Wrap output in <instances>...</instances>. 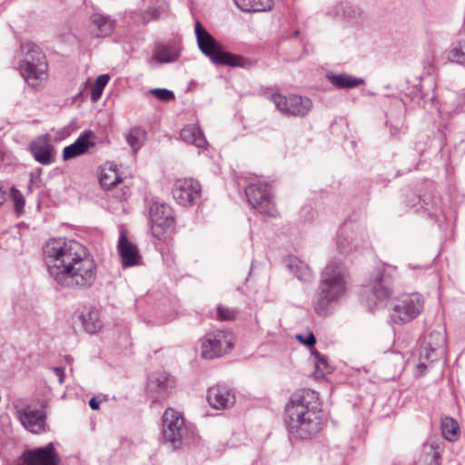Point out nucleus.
Instances as JSON below:
<instances>
[{
  "label": "nucleus",
  "mask_w": 465,
  "mask_h": 465,
  "mask_svg": "<svg viewBox=\"0 0 465 465\" xmlns=\"http://www.w3.org/2000/svg\"><path fill=\"white\" fill-rule=\"evenodd\" d=\"M207 401L213 409H227L235 403V394L227 384H217L209 388Z\"/></svg>",
  "instance_id": "18"
},
{
  "label": "nucleus",
  "mask_w": 465,
  "mask_h": 465,
  "mask_svg": "<svg viewBox=\"0 0 465 465\" xmlns=\"http://www.w3.org/2000/svg\"><path fill=\"white\" fill-rule=\"evenodd\" d=\"M18 465H20V464H18Z\"/></svg>",
  "instance_id": "55"
},
{
  "label": "nucleus",
  "mask_w": 465,
  "mask_h": 465,
  "mask_svg": "<svg viewBox=\"0 0 465 465\" xmlns=\"http://www.w3.org/2000/svg\"><path fill=\"white\" fill-rule=\"evenodd\" d=\"M326 78L338 89H352L364 84L362 78L355 77L348 74L328 73Z\"/></svg>",
  "instance_id": "28"
},
{
  "label": "nucleus",
  "mask_w": 465,
  "mask_h": 465,
  "mask_svg": "<svg viewBox=\"0 0 465 465\" xmlns=\"http://www.w3.org/2000/svg\"><path fill=\"white\" fill-rule=\"evenodd\" d=\"M20 460L22 465H59L60 458L51 442L45 447L25 450Z\"/></svg>",
  "instance_id": "16"
},
{
  "label": "nucleus",
  "mask_w": 465,
  "mask_h": 465,
  "mask_svg": "<svg viewBox=\"0 0 465 465\" xmlns=\"http://www.w3.org/2000/svg\"><path fill=\"white\" fill-rule=\"evenodd\" d=\"M117 249L122 260L123 268L133 267L141 263L142 257L139 250L134 243L128 240L124 231L121 232Z\"/></svg>",
  "instance_id": "21"
},
{
  "label": "nucleus",
  "mask_w": 465,
  "mask_h": 465,
  "mask_svg": "<svg viewBox=\"0 0 465 465\" xmlns=\"http://www.w3.org/2000/svg\"><path fill=\"white\" fill-rule=\"evenodd\" d=\"M398 276L396 266L379 262L371 272L369 282L361 293V300L370 311L383 308L393 294Z\"/></svg>",
  "instance_id": "4"
},
{
  "label": "nucleus",
  "mask_w": 465,
  "mask_h": 465,
  "mask_svg": "<svg viewBox=\"0 0 465 465\" xmlns=\"http://www.w3.org/2000/svg\"><path fill=\"white\" fill-rule=\"evenodd\" d=\"M194 32L199 49L214 64L244 68L249 64L243 56L224 51L222 45L203 26L199 20L195 21Z\"/></svg>",
  "instance_id": "5"
},
{
  "label": "nucleus",
  "mask_w": 465,
  "mask_h": 465,
  "mask_svg": "<svg viewBox=\"0 0 465 465\" xmlns=\"http://www.w3.org/2000/svg\"><path fill=\"white\" fill-rule=\"evenodd\" d=\"M151 230L158 240L173 229L175 217L173 209L164 203L153 202L149 210Z\"/></svg>",
  "instance_id": "10"
},
{
  "label": "nucleus",
  "mask_w": 465,
  "mask_h": 465,
  "mask_svg": "<svg viewBox=\"0 0 465 465\" xmlns=\"http://www.w3.org/2000/svg\"><path fill=\"white\" fill-rule=\"evenodd\" d=\"M79 320L84 330L88 333H96L103 326L99 311L93 306L84 307L79 315Z\"/></svg>",
  "instance_id": "25"
},
{
  "label": "nucleus",
  "mask_w": 465,
  "mask_h": 465,
  "mask_svg": "<svg viewBox=\"0 0 465 465\" xmlns=\"http://www.w3.org/2000/svg\"><path fill=\"white\" fill-rule=\"evenodd\" d=\"M391 134L392 136H397L398 135V133H399V129L398 128H395V127H391Z\"/></svg>",
  "instance_id": "52"
},
{
  "label": "nucleus",
  "mask_w": 465,
  "mask_h": 465,
  "mask_svg": "<svg viewBox=\"0 0 465 465\" xmlns=\"http://www.w3.org/2000/svg\"><path fill=\"white\" fill-rule=\"evenodd\" d=\"M94 136V133L91 130L84 131L74 141V143L64 148V161H68L86 153L89 148L95 145L94 142L90 141V138Z\"/></svg>",
  "instance_id": "22"
},
{
  "label": "nucleus",
  "mask_w": 465,
  "mask_h": 465,
  "mask_svg": "<svg viewBox=\"0 0 465 465\" xmlns=\"http://www.w3.org/2000/svg\"><path fill=\"white\" fill-rule=\"evenodd\" d=\"M295 44L298 46V50L296 52H290L288 54L289 60H292V61H296V60L301 59L306 51V47H305L303 42H302L300 40H295Z\"/></svg>",
  "instance_id": "43"
},
{
  "label": "nucleus",
  "mask_w": 465,
  "mask_h": 465,
  "mask_svg": "<svg viewBox=\"0 0 465 465\" xmlns=\"http://www.w3.org/2000/svg\"><path fill=\"white\" fill-rule=\"evenodd\" d=\"M161 445L167 450H176L183 446V438H163Z\"/></svg>",
  "instance_id": "41"
},
{
  "label": "nucleus",
  "mask_w": 465,
  "mask_h": 465,
  "mask_svg": "<svg viewBox=\"0 0 465 465\" xmlns=\"http://www.w3.org/2000/svg\"><path fill=\"white\" fill-rule=\"evenodd\" d=\"M367 233L357 224L344 223L337 233V248L340 253L347 254L367 243Z\"/></svg>",
  "instance_id": "11"
},
{
  "label": "nucleus",
  "mask_w": 465,
  "mask_h": 465,
  "mask_svg": "<svg viewBox=\"0 0 465 465\" xmlns=\"http://www.w3.org/2000/svg\"><path fill=\"white\" fill-rule=\"evenodd\" d=\"M54 370V372L56 373V375L59 377L60 383H62L64 381V369L61 367H55Z\"/></svg>",
  "instance_id": "49"
},
{
  "label": "nucleus",
  "mask_w": 465,
  "mask_h": 465,
  "mask_svg": "<svg viewBox=\"0 0 465 465\" xmlns=\"http://www.w3.org/2000/svg\"><path fill=\"white\" fill-rule=\"evenodd\" d=\"M34 185H35V177H34V175H31L29 183L27 185L28 193H32L33 192Z\"/></svg>",
  "instance_id": "51"
},
{
  "label": "nucleus",
  "mask_w": 465,
  "mask_h": 465,
  "mask_svg": "<svg viewBox=\"0 0 465 465\" xmlns=\"http://www.w3.org/2000/svg\"><path fill=\"white\" fill-rule=\"evenodd\" d=\"M150 93L162 102H170L175 98L173 92L165 88L151 89Z\"/></svg>",
  "instance_id": "40"
},
{
  "label": "nucleus",
  "mask_w": 465,
  "mask_h": 465,
  "mask_svg": "<svg viewBox=\"0 0 465 465\" xmlns=\"http://www.w3.org/2000/svg\"><path fill=\"white\" fill-rule=\"evenodd\" d=\"M173 199L182 206L194 204L202 194V186L193 178L178 179L172 189Z\"/></svg>",
  "instance_id": "15"
},
{
  "label": "nucleus",
  "mask_w": 465,
  "mask_h": 465,
  "mask_svg": "<svg viewBox=\"0 0 465 465\" xmlns=\"http://www.w3.org/2000/svg\"><path fill=\"white\" fill-rule=\"evenodd\" d=\"M312 354L315 358V370L316 374L320 377H323L325 373L330 372L329 369V363L327 358L321 354L317 350H312Z\"/></svg>",
  "instance_id": "38"
},
{
  "label": "nucleus",
  "mask_w": 465,
  "mask_h": 465,
  "mask_svg": "<svg viewBox=\"0 0 465 465\" xmlns=\"http://www.w3.org/2000/svg\"><path fill=\"white\" fill-rule=\"evenodd\" d=\"M109 80V74H101L95 79L90 92V98L93 102H97L101 98L103 91Z\"/></svg>",
  "instance_id": "34"
},
{
  "label": "nucleus",
  "mask_w": 465,
  "mask_h": 465,
  "mask_svg": "<svg viewBox=\"0 0 465 465\" xmlns=\"http://www.w3.org/2000/svg\"><path fill=\"white\" fill-rule=\"evenodd\" d=\"M234 4L243 12H265L272 7V0H233Z\"/></svg>",
  "instance_id": "32"
},
{
  "label": "nucleus",
  "mask_w": 465,
  "mask_h": 465,
  "mask_svg": "<svg viewBox=\"0 0 465 465\" xmlns=\"http://www.w3.org/2000/svg\"><path fill=\"white\" fill-rule=\"evenodd\" d=\"M181 138L199 148H206L208 142L200 127L190 124L184 126L180 133Z\"/></svg>",
  "instance_id": "29"
},
{
  "label": "nucleus",
  "mask_w": 465,
  "mask_h": 465,
  "mask_svg": "<svg viewBox=\"0 0 465 465\" xmlns=\"http://www.w3.org/2000/svg\"><path fill=\"white\" fill-rule=\"evenodd\" d=\"M448 59L451 62L465 65V40L453 45L448 53Z\"/></svg>",
  "instance_id": "35"
},
{
  "label": "nucleus",
  "mask_w": 465,
  "mask_h": 465,
  "mask_svg": "<svg viewBox=\"0 0 465 465\" xmlns=\"http://www.w3.org/2000/svg\"><path fill=\"white\" fill-rule=\"evenodd\" d=\"M28 149L34 159L43 165H49L55 160V149L51 143V136L48 134L33 139L28 144Z\"/></svg>",
  "instance_id": "17"
},
{
  "label": "nucleus",
  "mask_w": 465,
  "mask_h": 465,
  "mask_svg": "<svg viewBox=\"0 0 465 465\" xmlns=\"http://www.w3.org/2000/svg\"><path fill=\"white\" fill-rule=\"evenodd\" d=\"M179 54V49L174 43L159 44L153 50V58L159 63L173 62Z\"/></svg>",
  "instance_id": "31"
},
{
  "label": "nucleus",
  "mask_w": 465,
  "mask_h": 465,
  "mask_svg": "<svg viewBox=\"0 0 465 465\" xmlns=\"http://www.w3.org/2000/svg\"><path fill=\"white\" fill-rule=\"evenodd\" d=\"M91 22L96 28L95 35L97 37H107L113 35L116 26V20L109 15L102 14H94L91 16Z\"/></svg>",
  "instance_id": "27"
},
{
  "label": "nucleus",
  "mask_w": 465,
  "mask_h": 465,
  "mask_svg": "<svg viewBox=\"0 0 465 465\" xmlns=\"http://www.w3.org/2000/svg\"><path fill=\"white\" fill-rule=\"evenodd\" d=\"M296 339L309 347H312L316 343V338L312 332H310L307 336L298 334Z\"/></svg>",
  "instance_id": "46"
},
{
  "label": "nucleus",
  "mask_w": 465,
  "mask_h": 465,
  "mask_svg": "<svg viewBox=\"0 0 465 465\" xmlns=\"http://www.w3.org/2000/svg\"><path fill=\"white\" fill-rule=\"evenodd\" d=\"M233 345L234 339L232 332L220 330L209 332L202 341V356L208 360L220 358L228 353Z\"/></svg>",
  "instance_id": "9"
},
{
  "label": "nucleus",
  "mask_w": 465,
  "mask_h": 465,
  "mask_svg": "<svg viewBox=\"0 0 465 465\" xmlns=\"http://www.w3.org/2000/svg\"><path fill=\"white\" fill-rule=\"evenodd\" d=\"M248 203L262 214L272 215L274 211L272 188L267 183H252L245 188Z\"/></svg>",
  "instance_id": "12"
},
{
  "label": "nucleus",
  "mask_w": 465,
  "mask_h": 465,
  "mask_svg": "<svg viewBox=\"0 0 465 465\" xmlns=\"http://www.w3.org/2000/svg\"><path fill=\"white\" fill-rule=\"evenodd\" d=\"M348 278V269L341 261L332 260L325 266L312 303L317 315L329 314L330 305L345 294Z\"/></svg>",
  "instance_id": "3"
},
{
  "label": "nucleus",
  "mask_w": 465,
  "mask_h": 465,
  "mask_svg": "<svg viewBox=\"0 0 465 465\" xmlns=\"http://www.w3.org/2000/svg\"><path fill=\"white\" fill-rule=\"evenodd\" d=\"M283 263L285 267L303 282H310L313 278L311 268L304 262L300 260L298 257L289 255L284 258Z\"/></svg>",
  "instance_id": "24"
},
{
  "label": "nucleus",
  "mask_w": 465,
  "mask_h": 465,
  "mask_svg": "<svg viewBox=\"0 0 465 465\" xmlns=\"http://www.w3.org/2000/svg\"><path fill=\"white\" fill-rule=\"evenodd\" d=\"M10 199L14 203V211L17 216L24 213L25 200L22 193L15 186L10 188Z\"/></svg>",
  "instance_id": "37"
},
{
  "label": "nucleus",
  "mask_w": 465,
  "mask_h": 465,
  "mask_svg": "<svg viewBox=\"0 0 465 465\" xmlns=\"http://www.w3.org/2000/svg\"><path fill=\"white\" fill-rule=\"evenodd\" d=\"M22 425L33 434H40L45 431L46 416L45 411L25 408L18 411Z\"/></svg>",
  "instance_id": "20"
},
{
  "label": "nucleus",
  "mask_w": 465,
  "mask_h": 465,
  "mask_svg": "<svg viewBox=\"0 0 465 465\" xmlns=\"http://www.w3.org/2000/svg\"><path fill=\"white\" fill-rule=\"evenodd\" d=\"M262 94L275 104L281 113L286 115L303 117L312 106V101L308 97L297 94L284 96L273 88H266Z\"/></svg>",
  "instance_id": "8"
},
{
  "label": "nucleus",
  "mask_w": 465,
  "mask_h": 465,
  "mask_svg": "<svg viewBox=\"0 0 465 465\" xmlns=\"http://www.w3.org/2000/svg\"><path fill=\"white\" fill-rule=\"evenodd\" d=\"M445 441L432 440L422 444L416 465H440Z\"/></svg>",
  "instance_id": "19"
},
{
  "label": "nucleus",
  "mask_w": 465,
  "mask_h": 465,
  "mask_svg": "<svg viewBox=\"0 0 465 465\" xmlns=\"http://www.w3.org/2000/svg\"><path fill=\"white\" fill-rule=\"evenodd\" d=\"M99 182L104 190H115L113 196L117 200L123 201L126 199V195L129 193V188L127 186H124L118 191L117 187L123 183V179L118 175L114 169H109L107 172H101Z\"/></svg>",
  "instance_id": "23"
},
{
  "label": "nucleus",
  "mask_w": 465,
  "mask_h": 465,
  "mask_svg": "<svg viewBox=\"0 0 465 465\" xmlns=\"http://www.w3.org/2000/svg\"><path fill=\"white\" fill-rule=\"evenodd\" d=\"M421 64L424 75H430L434 72V56L432 54H427Z\"/></svg>",
  "instance_id": "42"
},
{
  "label": "nucleus",
  "mask_w": 465,
  "mask_h": 465,
  "mask_svg": "<svg viewBox=\"0 0 465 465\" xmlns=\"http://www.w3.org/2000/svg\"><path fill=\"white\" fill-rule=\"evenodd\" d=\"M424 307L419 293H406L397 297L390 310L391 321L395 324H405L416 319Z\"/></svg>",
  "instance_id": "7"
},
{
  "label": "nucleus",
  "mask_w": 465,
  "mask_h": 465,
  "mask_svg": "<svg viewBox=\"0 0 465 465\" xmlns=\"http://www.w3.org/2000/svg\"><path fill=\"white\" fill-rule=\"evenodd\" d=\"M25 53V59L20 62V71L26 83L36 87L39 81L47 76L48 63L41 47L33 42H26L20 46Z\"/></svg>",
  "instance_id": "6"
},
{
  "label": "nucleus",
  "mask_w": 465,
  "mask_h": 465,
  "mask_svg": "<svg viewBox=\"0 0 465 465\" xmlns=\"http://www.w3.org/2000/svg\"><path fill=\"white\" fill-rule=\"evenodd\" d=\"M424 360H420V362L416 366V374L419 376H423L426 373L428 369V365Z\"/></svg>",
  "instance_id": "47"
},
{
  "label": "nucleus",
  "mask_w": 465,
  "mask_h": 465,
  "mask_svg": "<svg viewBox=\"0 0 465 465\" xmlns=\"http://www.w3.org/2000/svg\"><path fill=\"white\" fill-rule=\"evenodd\" d=\"M175 387L176 380L169 372L154 371L147 379L146 393L156 402L167 399Z\"/></svg>",
  "instance_id": "13"
},
{
  "label": "nucleus",
  "mask_w": 465,
  "mask_h": 465,
  "mask_svg": "<svg viewBox=\"0 0 465 465\" xmlns=\"http://www.w3.org/2000/svg\"><path fill=\"white\" fill-rule=\"evenodd\" d=\"M146 139V132L141 128H133L125 136V140L133 152L137 153Z\"/></svg>",
  "instance_id": "33"
},
{
  "label": "nucleus",
  "mask_w": 465,
  "mask_h": 465,
  "mask_svg": "<svg viewBox=\"0 0 465 465\" xmlns=\"http://www.w3.org/2000/svg\"><path fill=\"white\" fill-rule=\"evenodd\" d=\"M5 200V191L3 184L0 183V207L3 205Z\"/></svg>",
  "instance_id": "50"
},
{
  "label": "nucleus",
  "mask_w": 465,
  "mask_h": 465,
  "mask_svg": "<svg viewBox=\"0 0 465 465\" xmlns=\"http://www.w3.org/2000/svg\"><path fill=\"white\" fill-rule=\"evenodd\" d=\"M237 311L219 304L217 306V319L220 321H232L236 318Z\"/></svg>",
  "instance_id": "39"
},
{
  "label": "nucleus",
  "mask_w": 465,
  "mask_h": 465,
  "mask_svg": "<svg viewBox=\"0 0 465 465\" xmlns=\"http://www.w3.org/2000/svg\"><path fill=\"white\" fill-rule=\"evenodd\" d=\"M100 401L96 397H93L89 401V406L92 410L96 411L99 409Z\"/></svg>",
  "instance_id": "48"
},
{
  "label": "nucleus",
  "mask_w": 465,
  "mask_h": 465,
  "mask_svg": "<svg viewBox=\"0 0 465 465\" xmlns=\"http://www.w3.org/2000/svg\"><path fill=\"white\" fill-rule=\"evenodd\" d=\"M441 436H456L460 431L458 421L450 416H445L440 421Z\"/></svg>",
  "instance_id": "36"
},
{
  "label": "nucleus",
  "mask_w": 465,
  "mask_h": 465,
  "mask_svg": "<svg viewBox=\"0 0 465 465\" xmlns=\"http://www.w3.org/2000/svg\"><path fill=\"white\" fill-rule=\"evenodd\" d=\"M163 8L162 6H150L145 14L150 16L151 20H157L162 16Z\"/></svg>",
  "instance_id": "44"
},
{
  "label": "nucleus",
  "mask_w": 465,
  "mask_h": 465,
  "mask_svg": "<svg viewBox=\"0 0 465 465\" xmlns=\"http://www.w3.org/2000/svg\"><path fill=\"white\" fill-rule=\"evenodd\" d=\"M442 111L450 117L465 114V89L450 94V102L444 103Z\"/></svg>",
  "instance_id": "30"
},
{
  "label": "nucleus",
  "mask_w": 465,
  "mask_h": 465,
  "mask_svg": "<svg viewBox=\"0 0 465 465\" xmlns=\"http://www.w3.org/2000/svg\"><path fill=\"white\" fill-rule=\"evenodd\" d=\"M48 273L62 287L88 289L97 275L96 263L88 250L76 241L52 239L44 247Z\"/></svg>",
  "instance_id": "1"
},
{
  "label": "nucleus",
  "mask_w": 465,
  "mask_h": 465,
  "mask_svg": "<svg viewBox=\"0 0 465 465\" xmlns=\"http://www.w3.org/2000/svg\"><path fill=\"white\" fill-rule=\"evenodd\" d=\"M163 436H195L197 429L186 423L183 414L173 408H167L162 417Z\"/></svg>",
  "instance_id": "14"
},
{
  "label": "nucleus",
  "mask_w": 465,
  "mask_h": 465,
  "mask_svg": "<svg viewBox=\"0 0 465 465\" xmlns=\"http://www.w3.org/2000/svg\"><path fill=\"white\" fill-rule=\"evenodd\" d=\"M299 34H300V31H299V30H295V31L293 32V36H294L295 38H297V37H298V35H299Z\"/></svg>",
  "instance_id": "54"
},
{
  "label": "nucleus",
  "mask_w": 465,
  "mask_h": 465,
  "mask_svg": "<svg viewBox=\"0 0 465 465\" xmlns=\"http://www.w3.org/2000/svg\"><path fill=\"white\" fill-rule=\"evenodd\" d=\"M444 338L440 332H431L429 336V341L420 354V360L427 361L430 364L440 359L439 350L444 342Z\"/></svg>",
  "instance_id": "26"
},
{
  "label": "nucleus",
  "mask_w": 465,
  "mask_h": 465,
  "mask_svg": "<svg viewBox=\"0 0 465 465\" xmlns=\"http://www.w3.org/2000/svg\"><path fill=\"white\" fill-rule=\"evenodd\" d=\"M284 421L290 433L315 436L322 429V403L313 390L293 393L284 409Z\"/></svg>",
  "instance_id": "2"
},
{
  "label": "nucleus",
  "mask_w": 465,
  "mask_h": 465,
  "mask_svg": "<svg viewBox=\"0 0 465 465\" xmlns=\"http://www.w3.org/2000/svg\"><path fill=\"white\" fill-rule=\"evenodd\" d=\"M458 438H450V437H448V438H444V440L450 441V442H453L454 440H456Z\"/></svg>",
  "instance_id": "53"
},
{
  "label": "nucleus",
  "mask_w": 465,
  "mask_h": 465,
  "mask_svg": "<svg viewBox=\"0 0 465 465\" xmlns=\"http://www.w3.org/2000/svg\"><path fill=\"white\" fill-rule=\"evenodd\" d=\"M343 15H344V16H347L349 18L355 19V18L361 16V12L359 7L350 5V6H346L343 9Z\"/></svg>",
  "instance_id": "45"
}]
</instances>
